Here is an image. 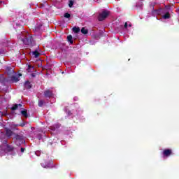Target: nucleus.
Returning a JSON list of instances; mask_svg holds the SVG:
<instances>
[{"instance_id":"f257e3e1","label":"nucleus","mask_w":179,"mask_h":179,"mask_svg":"<svg viewBox=\"0 0 179 179\" xmlns=\"http://www.w3.org/2000/svg\"><path fill=\"white\" fill-rule=\"evenodd\" d=\"M108 16H110V11L108 10H103L98 15V20L99 22H103V20H106Z\"/></svg>"},{"instance_id":"f03ea898","label":"nucleus","mask_w":179,"mask_h":179,"mask_svg":"<svg viewBox=\"0 0 179 179\" xmlns=\"http://www.w3.org/2000/svg\"><path fill=\"white\" fill-rule=\"evenodd\" d=\"M21 41H22L26 45H30L33 41V36L27 34L24 38H21Z\"/></svg>"},{"instance_id":"7ed1b4c3","label":"nucleus","mask_w":179,"mask_h":179,"mask_svg":"<svg viewBox=\"0 0 179 179\" xmlns=\"http://www.w3.org/2000/svg\"><path fill=\"white\" fill-rule=\"evenodd\" d=\"M20 76H22V73H19L18 75L16 74L15 76H12L10 78V80L12 83H17V82L20 80V79H19Z\"/></svg>"},{"instance_id":"20e7f679","label":"nucleus","mask_w":179,"mask_h":179,"mask_svg":"<svg viewBox=\"0 0 179 179\" xmlns=\"http://www.w3.org/2000/svg\"><path fill=\"white\" fill-rule=\"evenodd\" d=\"M43 96L46 99H51L54 96V92L51 90H46L43 92Z\"/></svg>"},{"instance_id":"39448f33","label":"nucleus","mask_w":179,"mask_h":179,"mask_svg":"<svg viewBox=\"0 0 179 179\" xmlns=\"http://www.w3.org/2000/svg\"><path fill=\"white\" fill-rule=\"evenodd\" d=\"M41 166H42V167H43V169H51V168H52V161H49V162L43 161V162H41Z\"/></svg>"},{"instance_id":"423d86ee","label":"nucleus","mask_w":179,"mask_h":179,"mask_svg":"<svg viewBox=\"0 0 179 179\" xmlns=\"http://www.w3.org/2000/svg\"><path fill=\"white\" fill-rule=\"evenodd\" d=\"M162 155L164 157H169L173 155V150L171 149H165L163 150Z\"/></svg>"},{"instance_id":"0eeeda50","label":"nucleus","mask_w":179,"mask_h":179,"mask_svg":"<svg viewBox=\"0 0 179 179\" xmlns=\"http://www.w3.org/2000/svg\"><path fill=\"white\" fill-rule=\"evenodd\" d=\"M5 131H6V136H7V138H11L12 135L15 134V133H13L12 130H10V129L8 127L5 128Z\"/></svg>"},{"instance_id":"6e6552de","label":"nucleus","mask_w":179,"mask_h":179,"mask_svg":"<svg viewBox=\"0 0 179 179\" xmlns=\"http://www.w3.org/2000/svg\"><path fill=\"white\" fill-rule=\"evenodd\" d=\"M13 150H15V147L9 144H6V146L4 148V152H13Z\"/></svg>"},{"instance_id":"1a4fd4ad","label":"nucleus","mask_w":179,"mask_h":179,"mask_svg":"<svg viewBox=\"0 0 179 179\" xmlns=\"http://www.w3.org/2000/svg\"><path fill=\"white\" fill-rule=\"evenodd\" d=\"M13 140L16 141V143H17V141L23 142V137L19 134H16L15 136L13 138Z\"/></svg>"},{"instance_id":"9d476101","label":"nucleus","mask_w":179,"mask_h":179,"mask_svg":"<svg viewBox=\"0 0 179 179\" xmlns=\"http://www.w3.org/2000/svg\"><path fill=\"white\" fill-rule=\"evenodd\" d=\"M24 87L25 89H31V83L29 81H26Z\"/></svg>"},{"instance_id":"9b49d317","label":"nucleus","mask_w":179,"mask_h":179,"mask_svg":"<svg viewBox=\"0 0 179 179\" xmlns=\"http://www.w3.org/2000/svg\"><path fill=\"white\" fill-rule=\"evenodd\" d=\"M171 17V15H170L169 12H166L164 15H162V19H170Z\"/></svg>"},{"instance_id":"f8f14e48","label":"nucleus","mask_w":179,"mask_h":179,"mask_svg":"<svg viewBox=\"0 0 179 179\" xmlns=\"http://www.w3.org/2000/svg\"><path fill=\"white\" fill-rule=\"evenodd\" d=\"M1 142L3 145H4V148H6V145H8V139L2 138V136L0 137Z\"/></svg>"},{"instance_id":"ddd939ff","label":"nucleus","mask_w":179,"mask_h":179,"mask_svg":"<svg viewBox=\"0 0 179 179\" xmlns=\"http://www.w3.org/2000/svg\"><path fill=\"white\" fill-rule=\"evenodd\" d=\"M67 41L69 43H70V44H73V37H72V35H69L67 36Z\"/></svg>"},{"instance_id":"4468645a","label":"nucleus","mask_w":179,"mask_h":179,"mask_svg":"<svg viewBox=\"0 0 179 179\" xmlns=\"http://www.w3.org/2000/svg\"><path fill=\"white\" fill-rule=\"evenodd\" d=\"M32 55H34L35 58H38L40 57V52H38L37 50H35L32 52Z\"/></svg>"},{"instance_id":"2eb2a0df","label":"nucleus","mask_w":179,"mask_h":179,"mask_svg":"<svg viewBox=\"0 0 179 179\" xmlns=\"http://www.w3.org/2000/svg\"><path fill=\"white\" fill-rule=\"evenodd\" d=\"M81 33H82L83 34L86 35V34H87L89 33V30H88L87 29L85 28V27H83V28L81 29Z\"/></svg>"},{"instance_id":"dca6fc26","label":"nucleus","mask_w":179,"mask_h":179,"mask_svg":"<svg viewBox=\"0 0 179 179\" xmlns=\"http://www.w3.org/2000/svg\"><path fill=\"white\" fill-rule=\"evenodd\" d=\"M17 108H19V105H17V103H15V104L13 105L10 110L12 111H15V110H17Z\"/></svg>"},{"instance_id":"f3484780","label":"nucleus","mask_w":179,"mask_h":179,"mask_svg":"<svg viewBox=\"0 0 179 179\" xmlns=\"http://www.w3.org/2000/svg\"><path fill=\"white\" fill-rule=\"evenodd\" d=\"M21 114L22 115L25 117V118H27V117H29V115H27V110H21Z\"/></svg>"},{"instance_id":"a211bd4d","label":"nucleus","mask_w":179,"mask_h":179,"mask_svg":"<svg viewBox=\"0 0 179 179\" xmlns=\"http://www.w3.org/2000/svg\"><path fill=\"white\" fill-rule=\"evenodd\" d=\"M73 31L74 33H79V31H80V28H79V27H73Z\"/></svg>"},{"instance_id":"6ab92c4d","label":"nucleus","mask_w":179,"mask_h":179,"mask_svg":"<svg viewBox=\"0 0 179 179\" xmlns=\"http://www.w3.org/2000/svg\"><path fill=\"white\" fill-rule=\"evenodd\" d=\"M6 71L8 73H15V71H13V69H12V67H7L6 68Z\"/></svg>"},{"instance_id":"aec40b11","label":"nucleus","mask_w":179,"mask_h":179,"mask_svg":"<svg viewBox=\"0 0 179 179\" xmlns=\"http://www.w3.org/2000/svg\"><path fill=\"white\" fill-rule=\"evenodd\" d=\"M27 71V72H33L34 71V67L29 65Z\"/></svg>"},{"instance_id":"412c9836","label":"nucleus","mask_w":179,"mask_h":179,"mask_svg":"<svg viewBox=\"0 0 179 179\" xmlns=\"http://www.w3.org/2000/svg\"><path fill=\"white\" fill-rule=\"evenodd\" d=\"M43 105H44V101H43V99L39 100L38 102V107H41Z\"/></svg>"},{"instance_id":"4be33fe9","label":"nucleus","mask_w":179,"mask_h":179,"mask_svg":"<svg viewBox=\"0 0 179 179\" xmlns=\"http://www.w3.org/2000/svg\"><path fill=\"white\" fill-rule=\"evenodd\" d=\"M64 16L66 19H69L71 17V14H69V13H66Z\"/></svg>"},{"instance_id":"5701e85b","label":"nucleus","mask_w":179,"mask_h":179,"mask_svg":"<svg viewBox=\"0 0 179 179\" xmlns=\"http://www.w3.org/2000/svg\"><path fill=\"white\" fill-rule=\"evenodd\" d=\"M72 6H73V1L70 0V1H69V8H72Z\"/></svg>"},{"instance_id":"b1692460","label":"nucleus","mask_w":179,"mask_h":179,"mask_svg":"<svg viewBox=\"0 0 179 179\" xmlns=\"http://www.w3.org/2000/svg\"><path fill=\"white\" fill-rule=\"evenodd\" d=\"M162 10H156L155 12L157 15H160V13H162Z\"/></svg>"},{"instance_id":"393cba45","label":"nucleus","mask_w":179,"mask_h":179,"mask_svg":"<svg viewBox=\"0 0 179 179\" xmlns=\"http://www.w3.org/2000/svg\"><path fill=\"white\" fill-rule=\"evenodd\" d=\"M24 125H26V123H24V122L20 124V127H24Z\"/></svg>"},{"instance_id":"a878e982","label":"nucleus","mask_w":179,"mask_h":179,"mask_svg":"<svg viewBox=\"0 0 179 179\" xmlns=\"http://www.w3.org/2000/svg\"><path fill=\"white\" fill-rule=\"evenodd\" d=\"M128 27V22L124 23V29H127Z\"/></svg>"},{"instance_id":"bb28decb","label":"nucleus","mask_w":179,"mask_h":179,"mask_svg":"<svg viewBox=\"0 0 179 179\" xmlns=\"http://www.w3.org/2000/svg\"><path fill=\"white\" fill-rule=\"evenodd\" d=\"M1 115H4L5 117H6L8 114L6 113V112H4V113H1Z\"/></svg>"},{"instance_id":"cd10ccee","label":"nucleus","mask_w":179,"mask_h":179,"mask_svg":"<svg viewBox=\"0 0 179 179\" xmlns=\"http://www.w3.org/2000/svg\"><path fill=\"white\" fill-rule=\"evenodd\" d=\"M26 150V148H21V152L23 153Z\"/></svg>"},{"instance_id":"c85d7f7f","label":"nucleus","mask_w":179,"mask_h":179,"mask_svg":"<svg viewBox=\"0 0 179 179\" xmlns=\"http://www.w3.org/2000/svg\"><path fill=\"white\" fill-rule=\"evenodd\" d=\"M13 127H20V124H13Z\"/></svg>"},{"instance_id":"c756f323","label":"nucleus","mask_w":179,"mask_h":179,"mask_svg":"<svg viewBox=\"0 0 179 179\" xmlns=\"http://www.w3.org/2000/svg\"><path fill=\"white\" fill-rule=\"evenodd\" d=\"M20 29L21 30H23V27H22V26H20Z\"/></svg>"},{"instance_id":"7c9ffc66","label":"nucleus","mask_w":179,"mask_h":179,"mask_svg":"<svg viewBox=\"0 0 179 179\" xmlns=\"http://www.w3.org/2000/svg\"><path fill=\"white\" fill-rule=\"evenodd\" d=\"M18 107H22V103L17 104Z\"/></svg>"},{"instance_id":"2f4dec72","label":"nucleus","mask_w":179,"mask_h":179,"mask_svg":"<svg viewBox=\"0 0 179 179\" xmlns=\"http://www.w3.org/2000/svg\"><path fill=\"white\" fill-rule=\"evenodd\" d=\"M129 27H132V24H129Z\"/></svg>"},{"instance_id":"473e14b6","label":"nucleus","mask_w":179,"mask_h":179,"mask_svg":"<svg viewBox=\"0 0 179 179\" xmlns=\"http://www.w3.org/2000/svg\"><path fill=\"white\" fill-rule=\"evenodd\" d=\"M15 30H16V31H17V24H16Z\"/></svg>"},{"instance_id":"72a5a7b5","label":"nucleus","mask_w":179,"mask_h":179,"mask_svg":"<svg viewBox=\"0 0 179 179\" xmlns=\"http://www.w3.org/2000/svg\"><path fill=\"white\" fill-rule=\"evenodd\" d=\"M31 76H33V78H34V76H36V75L34 73H32Z\"/></svg>"},{"instance_id":"f704fd0d","label":"nucleus","mask_w":179,"mask_h":179,"mask_svg":"<svg viewBox=\"0 0 179 179\" xmlns=\"http://www.w3.org/2000/svg\"><path fill=\"white\" fill-rule=\"evenodd\" d=\"M140 1H145V0H140Z\"/></svg>"}]
</instances>
